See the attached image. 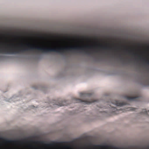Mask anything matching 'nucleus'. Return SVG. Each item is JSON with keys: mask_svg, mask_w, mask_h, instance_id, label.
<instances>
[{"mask_svg": "<svg viewBox=\"0 0 149 149\" xmlns=\"http://www.w3.org/2000/svg\"><path fill=\"white\" fill-rule=\"evenodd\" d=\"M22 52V44L21 47L13 48L7 45V47H1L0 53L6 54H15Z\"/></svg>", "mask_w": 149, "mask_h": 149, "instance_id": "obj_1", "label": "nucleus"}, {"mask_svg": "<svg viewBox=\"0 0 149 149\" xmlns=\"http://www.w3.org/2000/svg\"><path fill=\"white\" fill-rule=\"evenodd\" d=\"M139 79L140 84L143 86H149V75H141Z\"/></svg>", "mask_w": 149, "mask_h": 149, "instance_id": "obj_2", "label": "nucleus"}, {"mask_svg": "<svg viewBox=\"0 0 149 149\" xmlns=\"http://www.w3.org/2000/svg\"><path fill=\"white\" fill-rule=\"evenodd\" d=\"M113 109L115 110L113 112V113L115 114H117L119 113H121L126 111H134L135 108L128 107L126 109H116V107H113Z\"/></svg>", "mask_w": 149, "mask_h": 149, "instance_id": "obj_3", "label": "nucleus"}, {"mask_svg": "<svg viewBox=\"0 0 149 149\" xmlns=\"http://www.w3.org/2000/svg\"><path fill=\"white\" fill-rule=\"evenodd\" d=\"M125 98L130 101H139L140 100L141 97L140 95H138L134 97L125 96Z\"/></svg>", "mask_w": 149, "mask_h": 149, "instance_id": "obj_4", "label": "nucleus"}, {"mask_svg": "<svg viewBox=\"0 0 149 149\" xmlns=\"http://www.w3.org/2000/svg\"><path fill=\"white\" fill-rule=\"evenodd\" d=\"M97 101L96 100H91V101H88L87 100H83L79 99H76V102L77 103L79 102H84L85 104H89L95 102Z\"/></svg>", "mask_w": 149, "mask_h": 149, "instance_id": "obj_5", "label": "nucleus"}, {"mask_svg": "<svg viewBox=\"0 0 149 149\" xmlns=\"http://www.w3.org/2000/svg\"><path fill=\"white\" fill-rule=\"evenodd\" d=\"M132 54L133 55L136 56H138V57H139V59L141 61H143V63H146L147 65H149V60L146 59V58L142 57L138 55V54L137 53H133Z\"/></svg>", "mask_w": 149, "mask_h": 149, "instance_id": "obj_6", "label": "nucleus"}, {"mask_svg": "<svg viewBox=\"0 0 149 149\" xmlns=\"http://www.w3.org/2000/svg\"><path fill=\"white\" fill-rule=\"evenodd\" d=\"M111 104H114L117 106H122L125 104H127L125 102H122L120 103L119 101L116 100H113L111 102Z\"/></svg>", "mask_w": 149, "mask_h": 149, "instance_id": "obj_7", "label": "nucleus"}, {"mask_svg": "<svg viewBox=\"0 0 149 149\" xmlns=\"http://www.w3.org/2000/svg\"><path fill=\"white\" fill-rule=\"evenodd\" d=\"M68 101H63L61 103H59L58 104H55L57 107H60L64 106V105H67L68 104H67V102Z\"/></svg>", "mask_w": 149, "mask_h": 149, "instance_id": "obj_8", "label": "nucleus"}, {"mask_svg": "<svg viewBox=\"0 0 149 149\" xmlns=\"http://www.w3.org/2000/svg\"><path fill=\"white\" fill-rule=\"evenodd\" d=\"M141 114H143L146 115H148V112L147 111L146 109H143L142 112L141 113Z\"/></svg>", "mask_w": 149, "mask_h": 149, "instance_id": "obj_9", "label": "nucleus"}, {"mask_svg": "<svg viewBox=\"0 0 149 149\" xmlns=\"http://www.w3.org/2000/svg\"><path fill=\"white\" fill-rule=\"evenodd\" d=\"M126 51H128V54H131V52H132V51H130V50H128V49H126Z\"/></svg>", "mask_w": 149, "mask_h": 149, "instance_id": "obj_10", "label": "nucleus"}, {"mask_svg": "<svg viewBox=\"0 0 149 149\" xmlns=\"http://www.w3.org/2000/svg\"><path fill=\"white\" fill-rule=\"evenodd\" d=\"M7 142L8 143H11L13 142H16V141H12L11 140H7Z\"/></svg>", "mask_w": 149, "mask_h": 149, "instance_id": "obj_11", "label": "nucleus"}, {"mask_svg": "<svg viewBox=\"0 0 149 149\" xmlns=\"http://www.w3.org/2000/svg\"><path fill=\"white\" fill-rule=\"evenodd\" d=\"M95 146L96 147H99V148H100V147H102V146H99V145Z\"/></svg>", "mask_w": 149, "mask_h": 149, "instance_id": "obj_12", "label": "nucleus"}, {"mask_svg": "<svg viewBox=\"0 0 149 149\" xmlns=\"http://www.w3.org/2000/svg\"><path fill=\"white\" fill-rule=\"evenodd\" d=\"M31 107H32V108H33L34 107V106H32Z\"/></svg>", "mask_w": 149, "mask_h": 149, "instance_id": "obj_13", "label": "nucleus"}, {"mask_svg": "<svg viewBox=\"0 0 149 149\" xmlns=\"http://www.w3.org/2000/svg\"><path fill=\"white\" fill-rule=\"evenodd\" d=\"M81 95H83L84 94H83V93H81Z\"/></svg>", "mask_w": 149, "mask_h": 149, "instance_id": "obj_14", "label": "nucleus"}, {"mask_svg": "<svg viewBox=\"0 0 149 149\" xmlns=\"http://www.w3.org/2000/svg\"><path fill=\"white\" fill-rule=\"evenodd\" d=\"M87 95H88H88H89V94H87Z\"/></svg>", "mask_w": 149, "mask_h": 149, "instance_id": "obj_15", "label": "nucleus"}, {"mask_svg": "<svg viewBox=\"0 0 149 149\" xmlns=\"http://www.w3.org/2000/svg\"><path fill=\"white\" fill-rule=\"evenodd\" d=\"M109 106H110V107H111V105H110Z\"/></svg>", "mask_w": 149, "mask_h": 149, "instance_id": "obj_16", "label": "nucleus"}, {"mask_svg": "<svg viewBox=\"0 0 149 149\" xmlns=\"http://www.w3.org/2000/svg\"><path fill=\"white\" fill-rule=\"evenodd\" d=\"M149 113V110L148 111Z\"/></svg>", "mask_w": 149, "mask_h": 149, "instance_id": "obj_17", "label": "nucleus"}]
</instances>
